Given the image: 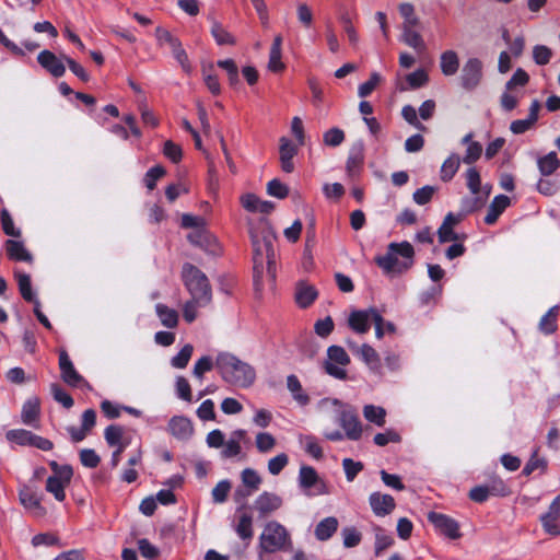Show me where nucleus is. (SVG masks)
<instances>
[{
	"label": "nucleus",
	"mask_w": 560,
	"mask_h": 560,
	"mask_svg": "<svg viewBox=\"0 0 560 560\" xmlns=\"http://www.w3.org/2000/svg\"><path fill=\"white\" fill-rule=\"evenodd\" d=\"M138 548L141 556L149 560H153L160 555L159 549L145 538L138 540Z\"/></svg>",
	"instance_id": "obj_62"
},
{
	"label": "nucleus",
	"mask_w": 560,
	"mask_h": 560,
	"mask_svg": "<svg viewBox=\"0 0 560 560\" xmlns=\"http://www.w3.org/2000/svg\"><path fill=\"white\" fill-rule=\"evenodd\" d=\"M552 51L545 45H536L533 49V58L539 66L547 65L550 61Z\"/></svg>",
	"instance_id": "obj_61"
},
{
	"label": "nucleus",
	"mask_w": 560,
	"mask_h": 560,
	"mask_svg": "<svg viewBox=\"0 0 560 560\" xmlns=\"http://www.w3.org/2000/svg\"><path fill=\"white\" fill-rule=\"evenodd\" d=\"M467 187L472 195L481 192L480 174L475 167H470L466 172Z\"/></svg>",
	"instance_id": "obj_53"
},
{
	"label": "nucleus",
	"mask_w": 560,
	"mask_h": 560,
	"mask_svg": "<svg viewBox=\"0 0 560 560\" xmlns=\"http://www.w3.org/2000/svg\"><path fill=\"white\" fill-rule=\"evenodd\" d=\"M399 13L404 18L402 27H415L419 23V19L415 14V7L409 2L399 4Z\"/></svg>",
	"instance_id": "obj_44"
},
{
	"label": "nucleus",
	"mask_w": 560,
	"mask_h": 560,
	"mask_svg": "<svg viewBox=\"0 0 560 560\" xmlns=\"http://www.w3.org/2000/svg\"><path fill=\"white\" fill-rule=\"evenodd\" d=\"M510 205V198L505 195H499L494 197L492 202L488 208L487 215L485 217V222L488 225H492L497 222L500 214L508 208Z\"/></svg>",
	"instance_id": "obj_19"
},
{
	"label": "nucleus",
	"mask_w": 560,
	"mask_h": 560,
	"mask_svg": "<svg viewBox=\"0 0 560 560\" xmlns=\"http://www.w3.org/2000/svg\"><path fill=\"white\" fill-rule=\"evenodd\" d=\"M350 350L358 355L373 372H380V355L373 347L368 343L358 346L349 342Z\"/></svg>",
	"instance_id": "obj_15"
},
{
	"label": "nucleus",
	"mask_w": 560,
	"mask_h": 560,
	"mask_svg": "<svg viewBox=\"0 0 560 560\" xmlns=\"http://www.w3.org/2000/svg\"><path fill=\"white\" fill-rule=\"evenodd\" d=\"M345 140V132L339 128H331L323 136V141L326 145L338 147Z\"/></svg>",
	"instance_id": "obj_56"
},
{
	"label": "nucleus",
	"mask_w": 560,
	"mask_h": 560,
	"mask_svg": "<svg viewBox=\"0 0 560 560\" xmlns=\"http://www.w3.org/2000/svg\"><path fill=\"white\" fill-rule=\"evenodd\" d=\"M8 256L14 260L31 261L32 256L21 242L8 240L5 242Z\"/></svg>",
	"instance_id": "obj_26"
},
{
	"label": "nucleus",
	"mask_w": 560,
	"mask_h": 560,
	"mask_svg": "<svg viewBox=\"0 0 560 560\" xmlns=\"http://www.w3.org/2000/svg\"><path fill=\"white\" fill-rule=\"evenodd\" d=\"M319 477L316 470L311 466H302L299 472V485L303 489H311L318 485Z\"/></svg>",
	"instance_id": "obj_30"
},
{
	"label": "nucleus",
	"mask_w": 560,
	"mask_h": 560,
	"mask_svg": "<svg viewBox=\"0 0 560 560\" xmlns=\"http://www.w3.org/2000/svg\"><path fill=\"white\" fill-rule=\"evenodd\" d=\"M298 154V148L285 137L280 139V162L281 168L285 173H292L294 170L293 158Z\"/></svg>",
	"instance_id": "obj_17"
},
{
	"label": "nucleus",
	"mask_w": 560,
	"mask_h": 560,
	"mask_svg": "<svg viewBox=\"0 0 560 560\" xmlns=\"http://www.w3.org/2000/svg\"><path fill=\"white\" fill-rule=\"evenodd\" d=\"M231 488L232 486L229 480L225 479L219 481L211 491L213 502L218 504L224 503L228 499Z\"/></svg>",
	"instance_id": "obj_45"
},
{
	"label": "nucleus",
	"mask_w": 560,
	"mask_h": 560,
	"mask_svg": "<svg viewBox=\"0 0 560 560\" xmlns=\"http://www.w3.org/2000/svg\"><path fill=\"white\" fill-rule=\"evenodd\" d=\"M482 79V62L478 58H469L462 68L460 85L466 91L475 90Z\"/></svg>",
	"instance_id": "obj_6"
},
{
	"label": "nucleus",
	"mask_w": 560,
	"mask_h": 560,
	"mask_svg": "<svg viewBox=\"0 0 560 560\" xmlns=\"http://www.w3.org/2000/svg\"><path fill=\"white\" fill-rule=\"evenodd\" d=\"M547 468V460L545 458L538 457V450H535L526 463L525 467L522 470L524 476L532 475L536 469H541L545 471Z\"/></svg>",
	"instance_id": "obj_47"
},
{
	"label": "nucleus",
	"mask_w": 560,
	"mask_h": 560,
	"mask_svg": "<svg viewBox=\"0 0 560 560\" xmlns=\"http://www.w3.org/2000/svg\"><path fill=\"white\" fill-rule=\"evenodd\" d=\"M341 535L343 538V546L346 548L355 547L361 541V533L354 527H345Z\"/></svg>",
	"instance_id": "obj_55"
},
{
	"label": "nucleus",
	"mask_w": 560,
	"mask_h": 560,
	"mask_svg": "<svg viewBox=\"0 0 560 560\" xmlns=\"http://www.w3.org/2000/svg\"><path fill=\"white\" fill-rule=\"evenodd\" d=\"M462 218L459 215H455L452 212L447 213L443 220V223L438 230V236L440 243H447L457 241L458 236L453 231V228L460 222Z\"/></svg>",
	"instance_id": "obj_18"
},
{
	"label": "nucleus",
	"mask_w": 560,
	"mask_h": 560,
	"mask_svg": "<svg viewBox=\"0 0 560 560\" xmlns=\"http://www.w3.org/2000/svg\"><path fill=\"white\" fill-rule=\"evenodd\" d=\"M406 80L410 89H418L428 82L429 77L423 69H418L415 72L409 73Z\"/></svg>",
	"instance_id": "obj_64"
},
{
	"label": "nucleus",
	"mask_w": 560,
	"mask_h": 560,
	"mask_svg": "<svg viewBox=\"0 0 560 560\" xmlns=\"http://www.w3.org/2000/svg\"><path fill=\"white\" fill-rule=\"evenodd\" d=\"M338 525V520L335 516L325 517L315 527L316 539L319 541L328 540L337 532Z\"/></svg>",
	"instance_id": "obj_21"
},
{
	"label": "nucleus",
	"mask_w": 560,
	"mask_h": 560,
	"mask_svg": "<svg viewBox=\"0 0 560 560\" xmlns=\"http://www.w3.org/2000/svg\"><path fill=\"white\" fill-rule=\"evenodd\" d=\"M168 432L178 440H188L194 433V428L188 418L175 416L168 422Z\"/></svg>",
	"instance_id": "obj_16"
},
{
	"label": "nucleus",
	"mask_w": 560,
	"mask_h": 560,
	"mask_svg": "<svg viewBox=\"0 0 560 560\" xmlns=\"http://www.w3.org/2000/svg\"><path fill=\"white\" fill-rule=\"evenodd\" d=\"M155 311L163 326L167 328H174L177 326L178 314L175 310L159 303L155 305Z\"/></svg>",
	"instance_id": "obj_27"
},
{
	"label": "nucleus",
	"mask_w": 560,
	"mask_h": 560,
	"mask_svg": "<svg viewBox=\"0 0 560 560\" xmlns=\"http://www.w3.org/2000/svg\"><path fill=\"white\" fill-rule=\"evenodd\" d=\"M528 81H529V75L527 74V72L525 70H523L522 68H518L514 72L512 78L506 82L505 90L512 91L517 85L524 86L528 83Z\"/></svg>",
	"instance_id": "obj_60"
},
{
	"label": "nucleus",
	"mask_w": 560,
	"mask_h": 560,
	"mask_svg": "<svg viewBox=\"0 0 560 560\" xmlns=\"http://www.w3.org/2000/svg\"><path fill=\"white\" fill-rule=\"evenodd\" d=\"M69 483L70 481H66L61 478L59 479V477H48L45 489L47 492L51 493L57 501L62 502L66 499L65 488Z\"/></svg>",
	"instance_id": "obj_25"
},
{
	"label": "nucleus",
	"mask_w": 560,
	"mask_h": 560,
	"mask_svg": "<svg viewBox=\"0 0 560 560\" xmlns=\"http://www.w3.org/2000/svg\"><path fill=\"white\" fill-rule=\"evenodd\" d=\"M402 42L415 49L422 50L424 48L421 35L412 27H402Z\"/></svg>",
	"instance_id": "obj_46"
},
{
	"label": "nucleus",
	"mask_w": 560,
	"mask_h": 560,
	"mask_svg": "<svg viewBox=\"0 0 560 560\" xmlns=\"http://www.w3.org/2000/svg\"><path fill=\"white\" fill-rule=\"evenodd\" d=\"M288 389L292 393L293 398L302 406L307 405L308 396L302 392V385L295 375H289L287 378Z\"/></svg>",
	"instance_id": "obj_35"
},
{
	"label": "nucleus",
	"mask_w": 560,
	"mask_h": 560,
	"mask_svg": "<svg viewBox=\"0 0 560 560\" xmlns=\"http://www.w3.org/2000/svg\"><path fill=\"white\" fill-rule=\"evenodd\" d=\"M342 467L348 481H353L357 475L363 469L361 462H354L351 458H345L342 460Z\"/></svg>",
	"instance_id": "obj_59"
},
{
	"label": "nucleus",
	"mask_w": 560,
	"mask_h": 560,
	"mask_svg": "<svg viewBox=\"0 0 560 560\" xmlns=\"http://www.w3.org/2000/svg\"><path fill=\"white\" fill-rule=\"evenodd\" d=\"M20 503L37 516H43L46 510L42 506V495L36 488L31 485H24L19 491Z\"/></svg>",
	"instance_id": "obj_8"
},
{
	"label": "nucleus",
	"mask_w": 560,
	"mask_h": 560,
	"mask_svg": "<svg viewBox=\"0 0 560 560\" xmlns=\"http://www.w3.org/2000/svg\"><path fill=\"white\" fill-rule=\"evenodd\" d=\"M338 421L349 440L357 441L361 438L362 425L358 415L353 410L342 409Z\"/></svg>",
	"instance_id": "obj_9"
},
{
	"label": "nucleus",
	"mask_w": 560,
	"mask_h": 560,
	"mask_svg": "<svg viewBox=\"0 0 560 560\" xmlns=\"http://www.w3.org/2000/svg\"><path fill=\"white\" fill-rule=\"evenodd\" d=\"M170 49L172 50L173 57L180 65L182 69L185 72L189 73L191 71V66H190L188 56H187L185 49L183 48L179 39H176L175 42H173V44L170 46Z\"/></svg>",
	"instance_id": "obj_37"
},
{
	"label": "nucleus",
	"mask_w": 560,
	"mask_h": 560,
	"mask_svg": "<svg viewBox=\"0 0 560 560\" xmlns=\"http://www.w3.org/2000/svg\"><path fill=\"white\" fill-rule=\"evenodd\" d=\"M375 261L386 273L402 272L412 266V261H400L395 252L389 248L386 255L376 257Z\"/></svg>",
	"instance_id": "obj_14"
},
{
	"label": "nucleus",
	"mask_w": 560,
	"mask_h": 560,
	"mask_svg": "<svg viewBox=\"0 0 560 560\" xmlns=\"http://www.w3.org/2000/svg\"><path fill=\"white\" fill-rule=\"evenodd\" d=\"M363 416L369 422L383 427L385 424L386 410L380 406L365 405L363 407Z\"/></svg>",
	"instance_id": "obj_31"
},
{
	"label": "nucleus",
	"mask_w": 560,
	"mask_h": 560,
	"mask_svg": "<svg viewBox=\"0 0 560 560\" xmlns=\"http://www.w3.org/2000/svg\"><path fill=\"white\" fill-rule=\"evenodd\" d=\"M291 547V538L287 528L277 521H270L259 537L261 552L272 553Z\"/></svg>",
	"instance_id": "obj_2"
},
{
	"label": "nucleus",
	"mask_w": 560,
	"mask_h": 560,
	"mask_svg": "<svg viewBox=\"0 0 560 560\" xmlns=\"http://www.w3.org/2000/svg\"><path fill=\"white\" fill-rule=\"evenodd\" d=\"M350 363V357L340 346H330L327 349V360L324 363L325 371L328 375L337 380H346L347 371L345 366Z\"/></svg>",
	"instance_id": "obj_5"
},
{
	"label": "nucleus",
	"mask_w": 560,
	"mask_h": 560,
	"mask_svg": "<svg viewBox=\"0 0 560 560\" xmlns=\"http://www.w3.org/2000/svg\"><path fill=\"white\" fill-rule=\"evenodd\" d=\"M460 159L457 154H451L441 166V179L450 182L458 171Z\"/></svg>",
	"instance_id": "obj_32"
},
{
	"label": "nucleus",
	"mask_w": 560,
	"mask_h": 560,
	"mask_svg": "<svg viewBox=\"0 0 560 560\" xmlns=\"http://www.w3.org/2000/svg\"><path fill=\"white\" fill-rule=\"evenodd\" d=\"M104 438L109 446L128 444V441L125 439L124 428L117 424L108 425L104 431Z\"/></svg>",
	"instance_id": "obj_28"
},
{
	"label": "nucleus",
	"mask_w": 560,
	"mask_h": 560,
	"mask_svg": "<svg viewBox=\"0 0 560 560\" xmlns=\"http://www.w3.org/2000/svg\"><path fill=\"white\" fill-rule=\"evenodd\" d=\"M317 298V291L314 287L305 283H299L295 291V300L300 307L310 306Z\"/></svg>",
	"instance_id": "obj_23"
},
{
	"label": "nucleus",
	"mask_w": 560,
	"mask_h": 560,
	"mask_svg": "<svg viewBox=\"0 0 560 560\" xmlns=\"http://www.w3.org/2000/svg\"><path fill=\"white\" fill-rule=\"evenodd\" d=\"M375 555L380 556L384 550L394 544L390 535L386 534L381 527H375Z\"/></svg>",
	"instance_id": "obj_43"
},
{
	"label": "nucleus",
	"mask_w": 560,
	"mask_h": 560,
	"mask_svg": "<svg viewBox=\"0 0 560 560\" xmlns=\"http://www.w3.org/2000/svg\"><path fill=\"white\" fill-rule=\"evenodd\" d=\"M440 67L444 75H454L459 68V59L454 50H446L440 57Z\"/></svg>",
	"instance_id": "obj_22"
},
{
	"label": "nucleus",
	"mask_w": 560,
	"mask_h": 560,
	"mask_svg": "<svg viewBox=\"0 0 560 560\" xmlns=\"http://www.w3.org/2000/svg\"><path fill=\"white\" fill-rule=\"evenodd\" d=\"M215 368L225 383L238 388H249L256 381L254 366L230 352L218 354Z\"/></svg>",
	"instance_id": "obj_1"
},
{
	"label": "nucleus",
	"mask_w": 560,
	"mask_h": 560,
	"mask_svg": "<svg viewBox=\"0 0 560 560\" xmlns=\"http://www.w3.org/2000/svg\"><path fill=\"white\" fill-rule=\"evenodd\" d=\"M540 522L546 533L552 536L560 535V516L547 512L540 516Z\"/></svg>",
	"instance_id": "obj_42"
},
{
	"label": "nucleus",
	"mask_w": 560,
	"mask_h": 560,
	"mask_svg": "<svg viewBox=\"0 0 560 560\" xmlns=\"http://www.w3.org/2000/svg\"><path fill=\"white\" fill-rule=\"evenodd\" d=\"M267 192L272 197L283 199L288 196L289 188L279 179L275 178L267 184Z\"/></svg>",
	"instance_id": "obj_58"
},
{
	"label": "nucleus",
	"mask_w": 560,
	"mask_h": 560,
	"mask_svg": "<svg viewBox=\"0 0 560 560\" xmlns=\"http://www.w3.org/2000/svg\"><path fill=\"white\" fill-rule=\"evenodd\" d=\"M5 438L8 441L20 445H31L33 433L23 429H16L8 431Z\"/></svg>",
	"instance_id": "obj_50"
},
{
	"label": "nucleus",
	"mask_w": 560,
	"mask_h": 560,
	"mask_svg": "<svg viewBox=\"0 0 560 560\" xmlns=\"http://www.w3.org/2000/svg\"><path fill=\"white\" fill-rule=\"evenodd\" d=\"M39 415V402L37 399H28L22 408V421L25 424L33 423Z\"/></svg>",
	"instance_id": "obj_39"
},
{
	"label": "nucleus",
	"mask_w": 560,
	"mask_h": 560,
	"mask_svg": "<svg viewBox=\"0 0 560 560\" xmlns=\"http://www.w3.org/2000/svg\"><path fill=\"white\" fill-rule=\"evenodd\" d=\"M289 457L285 453L278 454L268 462V471L272 476L279 475L282 469L288 465Z\"/></svg>",
	"instance_id": "obj_54"
},
{
	"label": "nucleus",
	"mask_w": 560,
	"mask_h": 560,
	"mask_svg": "<svg viewBox=\"0 0 560 560\" xmlns=\"http://www.w3.org/2000/svg\"><path fill=\"white\" fill-rule=\"evenodd\" d=\"M183 279L195 301L210 302L211 288L206 275L191 264L183 266Z\"/></svg>",
	"instance_id": "obj_4"
},
{
	"label": "nucleus",
	"mask_w": 560,
	"mask_h": 560,
	"mask_svg": "<svg viewBox=\"0 0 560 560\" xmlns=\"http://www.w3.org/2000/svg\"><path fill=\"white\" fill-rule=\"evenodd\" d=\"M63 56L57 57L50 50H43L37 56V62L52 77L60 78L66 72Z\"/></svg>",
	"instance_id": "obj_10"
},
{
	"label": "nucleus",
	"mask_w": 560,
	"mask_h": 560,
	"mask_svg": "<svg viewBox=\"0 0 560 560\" xmlns=\"http://www.w3.org/2000/svg\"><path fill=\"white\" fill-rule=\"evenodd\" d=\"M428 520L440 533L448 538L457 539L460 537L459 525L454 518L442 513L430 512L428 514Z\"/></svg>",
	"instance_id": "obj_7"
},
{
	"label": "nucleus",
	"mask_w": 560,
	"mask_h": 560,
	"mask_svg": "<svg viewBox=\"0 0 560 560\" xmlns=\"http://www.w3.org/2000/svg\"><path fill=\"white\" fill-rule=\"evenodd\" d=\"M80 460L83 466L88 468H95L98 466L101 458L92 448H83L80 452Z\"/></svg>",
	"instance_id": "obj_63"
},
{
	"label": "nucleus",
	"mask_w": 560,
	"mask_h": 560,
	"mask_svg": "<svg viewBox=\"0 0 560 560\" xmlns=\"http://www.w3.org/2000/svg\"><path fill=\"white\" fill-rule=\"evenodd\" d=\"M241 478L243 487L249 489L253 492L259 489L262 481L257 471L252 468H245L241 474Z\"/></svg>",
	"instance_id": "obj_40"
},
{
	"label": "nucleus",
	"mask_w": 560,
	"mask_h": 560,
	"mask_svg": "<svg viewBox=\"0 0 560 560\" xmlns=\"http://www.w3.org/2000/svg\"><path fill=\"white\" fill-rule=\"evenodd\" d=\"M211 35L218 45H234V37L223 27L219 22H213L211 25Z\"/></svg>",
	"instance_id": "obj_36"
},
{
	"label": "nucleus",
	"mask_w": 560,
	"mask_h": 560,
	"mask_svg": "<svg viewBox=\"0 0 560 560\" xmlns=\"http://www.w3.org/2000/svg\"><path fill=\"white\" fill-rule=\"evenodd\" d=\"M50 392L54 399L61 404L65 408L70 409L73 406V398L65 389H62L59 384H51Z\"/></svg>",
	"instance_id": "obj_49"
},
{
	"label": "nucleus",
	"mask_w": 560,
	"mask_h": 560,
	"mask_svg": "<svg viewBox=\"0 0 560 560\" xmlns=\"http://www.w3.org/2000/svg\"><path fill=\"white\" fill-rule=\"evenodd\" d=\"M282 498L273 492L264 491L255 502L254 508L259 512L260 516L269 515L282 506Z\"/></svg>",
	"instance_id": "obj_11"
},
{
	"label": "nucleus",
	"mask_w": 560,
	"mask_h": 560,
	"mask_svg": "<svg viewBox=\"0 0 560 560\" xmlns=\"http://www.w3.org/2000/svg\"><path fill=\"white\" fill-rule=\"evenodd\" d=\"M194 348L191 345L187 343L185 345L180 351L172 358L171 364L173 368L176 369H184L187 366L191 354H192Z\"/></svg>",
	"instance_id": "obj_48"
},
{
	"label": "nucleus",
	"mask_w": 560,
	"mask_h": 560,
	"mask_svg": "<svg viewBox=\"0 0 560 560\" xmlns=\"http://www.w3.org/2000/svg\"><path fill=\"white\" fill-rule=\"evenodd\" d=\"M371 324H374L376 338L382 339L384 318L376 308L355 310L348 317L349 327L360 335L366 334Z\"/></svg>",
	"instance_id": "obj_3"
},
{
	"label": "nucleus",
	"mask_w": 560,
	"mask_h": 560,
	"mask_svg": "<svg viewBox=\"0 0 560 560\" xmlns=\"http://www.w3.org/2000/svg\"><path fill=\"white\" fill-rule=\"evenodd\" d=\"M488 197L489 191H487L483 196L478 194L464 198L462 200V211L467 214L480 209L485 206Z\"/></svg>",
	"instance_id": "obj_34"
},
{
	"label": "nucleus",
	"mask_w": 560,
	"mask_h": 560,
	"mask_svg": "<svg viewBox=\"0 0 560 560\" xmlns=\"http://www.w3.org/2000/svg\"><path fill=\"white\" fill-rule=\"evenodd\" d=\"M276 446V439L268 432L256 435V447L260 453H268Z\"/></svg>",
	"instance_id": "obj_52"
},
{
	"label": "nucleus",
	"mask_w": 560,
	"mask_h": 560,
	"mask_svg": "<svg viewBox=\"0 0 560 560\" xmlns=\"http://www.w3.org/2000/svg\"><path fill=\"white\" fill-rule=\"evenodd\" d=\"M234 530L241 539L249 541L254 536L253 516L249 513H241Z\"/></svg>",
	"instance_id": "obj_24"
},
{
	"label": "nucleus",
	"mask_w": 560,
	"mask_h": 560,
	"mask_svg": "<svg viewBox=\"0 0 560 560\" xmlns=\"http://www.w3.org/2000/svg\"><path fill=\"white\" fill-rule=\"evenodd\" d=\"M369 503L376 516H386L390 514L396 506L395 500L389 494L373 492L369 497Z\"/></svg>",
	"instance_id": "obj_12"
},
{
	"label": "nucleus",
	"mask_w": 560,
	"mask_h": 560,
	"mask_svg": "<svg viewBox=\"0 0 560 560\" xmlns=\"http://www.w3.org/2000/svg\"><path fill=\"white\" fill-rule=\"evenodd\" d=\"M59 368L61 378L68 385L77 387L84 382L83 377L75 371L68 353L65 350L59 353Z\"/></svg>",
	"instance_id": "obj_13"
},
{
	"label": "nucleus",
	"mask_w": 560,
	"mask_h": 560,
	"mask_svg": "<svg viewBox=\"0 0 560 560\" xmlns=\"http://www.w3.org/2000/svg\"><path fill=\"white\" fill-rule=\"evenodd\" d=\"M202 74H203V81L208 90L214 94L218 95L221 92V85L219 82L218 77L213 73V65H202Z\"/></svg>",
	"instance_id": "obj_33"
},
{
	"label": "nucleus",
	"mask_w": 560,
	"mask_h": 560,
	"mask_svg": "<svg viewBox=\"0 0 560 560\" xmlns=\"http://www.w3.org/2000/svg\"><path fill=\"white\" fill-rule=\"evenodd\" d=\"M539 172L542 176L551 175L556 170L560 167V160L556 152H550L537 161Z\"/></svg>",
	"instance_id": "obj_29"
},
{
	"label": "nucleus",
	"mask_w": 560,
	"mask_h": 560,
	"mask_svg": "<svg viewBox=\"0 0 560 560\" xmlns=\"http://www.w3.org/2000/svg\"><path fill=\"white\" fill-rule=\"evenodd\" d=\"M389 249L394 250L397 256H401L405 261H412L415 250L409 242L390 243Z\"/></svg>",
	"instance_id": "obj_51"
},
{
	"label": "nucleus",
	"mask_w": 560,
	"mask_h": 560,
	"mask_svg": "<svg viewBox=\"0 0 560 560\" xmlns=\"http://www.w3.org/2000/svg\"><path fill=\"white\" fill-rule=\"evenodd\" d=\"M434 192H435V187L427 185V186H423V187L417 189L413 192L412 198L417 205L423 206L431 201Z\"/></svg>",
	"instance_id": "obj_57"
},
{
	"label": "nucleus",
	"mask_w": 560,
	"mask_h": 560,
	"mask_svg": "<svg viewBox=\"0 0 560 560\" xmlns=\"http://www.w3.org/2000/svg\"><path fill=\"white\" fill-rule=\"evenodd\" d=\"M265 241L266 240H264L261 243L256 235L252 234V244L254 248V281L256 285L260 284L262 278V256Z\"/></svg>",
	"instance_id": "obj_20"
},
{
	"label": "nucleus",
	"mask_w": 560,
	"mask_h": 560,
	"mask_svg": "<svg viewBox=\"0 0 560 560\" xmlns=\"http://www.w3.org/2000/svg\"><path fill=\"white\" fill-rule=\"evenodd\" d=\"M558 306H552L539 322V328L545 334H552L557 329L556 318L558 316Z\"/></svg>",
	"instance_id": "obj_41"
},
{
	"label": "nucleus",
	"mask_w": 560,
	"mask_h": 560,
	"mask_svg": "<svg viewBox=\"0 0 560 560\" xmlns=\"http://www.w3.org/2000/svg\"><path fill=\"white\" fill-rule=\"evenodd\" d=\"M339 21L342 24L343 31L349 39V43L357 46L359 43V35L352 24V19L349 12L343 11L339 14Z\"/></svg>",
	"instance_id": "obj_38"
}]
</instances>
